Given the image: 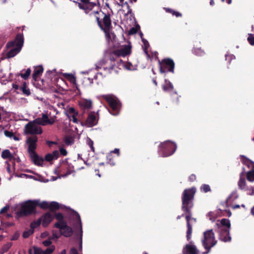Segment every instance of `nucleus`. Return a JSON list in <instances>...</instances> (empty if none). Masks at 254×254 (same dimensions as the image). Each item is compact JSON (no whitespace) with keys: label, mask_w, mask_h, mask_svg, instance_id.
<instances>
[{"label":"nucleus","mask_w":254,"mask_h":254,"mask_svg":"<svg viewBox=\"0 0 254 254\" xmlns=\"http://www.w3.org/2000/svg\"><path fill=\"white\" fill-rule=\"evenodd\" d=\"M251 213L254 215V206L251 209Z\"/></svg>","instance_id":"nucleus-64"},{"label":"nucleus","mask_w":254,"mask_h":254,"mask_svg":"<svg viewBox=\"0 0 254 254\" xmlns=\"http://www.w3.org/2000/svg\"><path fill=\"white\" fill-rule=\"evenodd\" d=\"M195 179H196L195 176L193 174L191 175L189 177V180L190 181H193V180H195Z\"/></svg>","instance_id":"nucleus-54"},{"label":"nucleus","mask_w":254,"mask_h":254,"mask_svg":"<svg viewBox=\"0 0 254 254\" xmlns=\"http://www.w3.org/2000/svg\"><path fill=\"white\" fill-rule=\"evenodd\" d=\"M51 243L52 242L50 240H47L43 242V244L46 247L50 246Z\"/></svg>","instance_id":"nucleus-49"},{"label":"nucleus","mask_w":254,"mask_h":254,"mask_svg":"<svg viewBox=\"0 0 254 254\" xmlns=\"http://www.w3.org/2000/svg\"><path fill=\"white\" fill-rule=\"evenodd\" d=\"M104 97L111 108L110 111V113L114 116L118 115L120 109V104L118 100L115 97L109 95H105Z\"/></svg>","instance_id":"nucleus-11"},{"label":"nucleus","mask_w":254,"mask_h":254,"mask_svg":"<svg viewBox=\"0 0 254 254\" xmlns=\"http://www.w3.org/2000/svg\"><path fill=\"white\" fill-rule=\"evenodd\" d=\"M140 29V26L139 25H137L135 27L131 28L129 31V34H135L138 30Z\"/></svg>","instance_id":"nucleus-36"},{"label":"nucleus","mask_w":254,"mask_h":254,"mask_svg":"<svg viewBox=\"0 0 254 254\" xmlns=\"http://www.w3.org/2000/svg\"><path fill=\"white\" fill-rule=\"evenodd\" d=\"M248 41L252 45H254V35L250 34L248 37Z\"/></svg>","instance_id":"nucleus-39"},{"label":"nucleus","mask_w":254,"mask_h":254,"mask_svg":"<svg viewBox=\"0 0 254 254\" xmlns=\"http://www.w3.org/2000/svg\"><path fill=\"white\" fill-rule=\"evenodd\" d=\"M195 191L196 190L194 188L186 189L184 190L182 196V210L188 213V215L186 216L188 227L187 232V239L188 241L190 239L192 233V226L190 225V221L193 220L195 221V219L191 217L190 210L193 206L192 200L193 198Z\"/></svg>","instance_id":"nucleus-2"},{"label":"nucleus","mask_w":254,"mask_h":254,"mask_svg":"<svg viewBox=\"0 0 254 254\" xmlns=\"http://www.w3.org/2000/svg\"><path fill=\"white\" fill-rule=\"evenodd\" d=\"M193 52L196 55L198 56H202L204 54V52L199 48L194 49L193 50Z\"/></svg>","instance_id":"nucleus-37"},{"label":"nucleus","mask_w":254,"mask_h":254,"mask_svg":"<svg viewBox=\"0 0 254 254\" xmlns=\"http://www.w3.org/2000/svg\"><path fill=\"white\" fill-rule=\"evenodd\" d=\"M33 250L34 254H43V251L40 248L34 247Z\"/></svg>","instance_id":"nucleus-41"},{"label":"nucleus","mask_w":254,"mask_h":254,"mask_svg":"<svg viewBox=\"0 0 254 254\" xmlns=\"http://www.w3.org/2000/svg\"><path fill=\"white\" fill-rule=\"evenodd\" d=\"M243 163L248 167L250 170H254V162L247 158L242 159Z\"/></svg>","instance_id":"nucleus-27"},{"label":"nucleus","mask_w":254,"mask_h":254,"mask_svg":"<svg viewBox=\"0 0 254 254\" xmlns=\"http://www.w3.org/2000/svg\"><path fill=\"white\" fill-rule=\"evenodd\" d=\"M47 143L48 144V145L49 146H51L52 144H56V143L55 142H54V141H47Z\"/></svg>","instance_id":"nucleus-56"},{"label":"nucleus","mask_w":254,"mask_h":254,"mask_svg":"<svg viewBox=\"0 0 254 254\" xmlns=\"http://www.w3.org/2000/svg\"><path fill=\"white\" fill-rule=\"evenodd\" d=\"M113 152L117 154L119 156L120 154V150L119 149L116 148L114 150V151H113Z\"/></svg>","instance_id":"nucleus-57"},{"label":"nucleus","mask_w":254,"mask_h":254,"mask_svg":"<svg viewBox=\"0 0 254 254\" xmlns=\"http://www.w3.org/2000/svg\"><path fill=\"white\" fill-rule=\"evenodd\" d=\"M55 248L54 246H51L47 248L45 251H43V254H51L54 251Z\"/></svg>","instance_id":"nucleus-35"},{"label":"nucleus","mask_w":254,"mask_h":254,"mask_svg":"<svg viewBox=\"0 0 254 254\" xmlns=\"http://www.w3.org/2000/svg\"><path fill=\"white\" fill-rule=\"evenodd\" d=\"M59 156V151L55 150L52 153L48 154L45 156V160L47 161H51L53 160L57 159Z\"/></svg>","instance_id":"nucleus-23"},{"label":"nucleus","mask_w":254,"mask_h":254,"mask_svg":"<svg viewBox=\"0 0 254 254\" xmlns=\"http://www.w3.org/2000/svg\"><path fill=\"white\" fill-rule=\"evenodd\" d=\"M247 179L250 182L254 181V170H250L248 172L247 175Z\"/></svg>","instance_id":"nucleus-32"},{"label":"nucleus","mask_w":254,"mask_h":254,"mask_svg":"<svg viewBox=\"0 0 254 254\" xmlns=\"http://www.w3.org/2000/svg\"><path fill=\"white\" fill-rule=\"evenodd\" d=\"M113 67H114V65H112L111 66H110V67H108V66H104L103 67V68L105 70H107L109 73H112V70H113Z\"/></svg>","instance_id":"nucleus-46"},{"label":"nucleus","mask_w":254,"mask_h":254,"mask_svg":"<svg viewBox=\"0 0 254 254\" xmlns=\"http://www.w3.org/2000/svg\"><path fill=\"white\" fill-rule=\"evenodd\" d=\"M184 254H198L199 252L196 247L192 244L187 245L183 249Z\"/></svg>","instance_id":"nucleus-21"},{"label":"nucleus","mask_w":254,"mask_h":254,"mask_svg":"<svg viewBox=\"0 0 254 254\" xmlns=\"http://www.w3.org/2000/svg\"><path fill=\"white\" fill-rule=\"evenodd\" d=\"M54 218L53 215L49 212L43 215L39 219L35 221H33L31 224V228L34 229L41 224L44 227H47Z\"/></svg>","instance_id":"nucleus-10"},{"label":"nucleus","mask_w":254,"mask_h":254,"mask_svg":"<svg viewBox=\"0 0 254 254\" xmlns=\"http://www.w3.org/2000/svg\"><path fill=\"white\" fill-rule=\"evenodd\" d=\"M5 163L6 164V169L7 172L9 174H11L12 173V170L11 169V167H10V164L8 163L7 161H6Z\"/></svg>","instance_id":"nucleus-48"},{"label":"nucleus","mask_w":254,"mask_h":254,"mask_svg":"<svg viewBox=\"0 0 254 254\" xmlns=\"http://www.w3.org/2000/svg\"><path fill=\"white\" fill-rule=\"evenodd\" d=\"M56 218L59 220V222L60 221H64L63 220V216L61 213H57L56 216Z\"/></svg>","instance_id":"nucleus-45"},{"label":"nucleus","mask_w":254,"mask_h":254,"mask_svg":"<svg viewBox=\"0 0 254 254\" xmlns=\"http://www.w3.org/2000/svg\"><path fill=\"white\" fill-rule=\"evenodd\" d=\"M140 35L141 38L142 39V41L143 43L144 52L146 53V54L148 56L149 55L147 53V49L149 47V43L146 40H145L142 38L143 34L141 32H140Z\"/></svg>","instance_id":"nucleus-29"},{"label":"nucleus","mask_w":254,"mask_h":254,"mask_svg":"<svg viewBox=\"0 0 254 254\" xmlns=\"http://www.w3.org/2000/svg\"><path fill=\"white\" fill-rule=\"evenodd\" d=\"M163 89L165 91H171L173 89V86L169 81L166 79L165 84L163 86Z\"/></svg>","instance_id":"nucleus-28"},{"label":"nucleus","mask_w":254,"mask_h":254,"mask_svg":"<svg viewBox=\"0 0 254 254\" xmlns=\"http://www.w3.org/2000/svg\"><path fill=\"white\" fill-rule=\"evenodd\" d=\"M219 228V239L220 240L224 242H230L231 240L229 236L231 224L230 220L227 219L223 218L219 223L217 224Z\"/></svg>","instance_id":"nucleus-4"},{"label":"nucleus","mask_w":254,"mask_h":254,"mask_svg":"<svg viewBox=\"0 0 254 254\" xmlns=\"http://www.w3.org/2000/svg\"><path fill=\"white\" fill-rule=\"evenodd\" d=\"M233 57V55H226V60H229V59H232Z\"/></svg>","instance_id":"nucleus-55"},{"label":"nucleus","mask_w":254,"mask_h":254,"mask_svg":"<svg viewBox=\"0 0 254 254\" xmlns=\"http://www.w3.org/2000/svg\"><path fill=\"white\" fill-rule=\"evenodd\" d=\"M73 139L69 136H67L64 139V142L67 145H70L73 143Z\"/></svg>","instance_id":"nucleus-40"},{"label":"nucleus","mask_w":254,"mask_h":254,"mask_svg":"<svg viewBox=\"0 0 254 254\" xmlns=\"http://www.w3.org/2000/svg\"><path fill=\"white\" fill-rule=\"evenodd\" d=\"M21 89L25 95L27 96H29L31 92L30 91V89L27 87L26 84L25 83H24L21 88Z\"/></svg>","instance_id":"nucleus-31"},{"label":"nucleus","mask_w":254,"mask_h":254,"mask_svg":"<svg viewBox=\"0 0 254 254\" xmlns=\"http://www.w3.org/2000/svg\"><path fill=\"white\" fill-rule=\"evenodd\" d=\"M79 7L84 10V12L89 14L91 17H95L98 25L102 29L106 36L108 43L112 42L115 36L112 32L111 21L109 15L103 13L97 3V0H95L91 2L80 3Z\"/></svg>","instance_id":"nucleus-1"},{"label":"nucleus","mask_w":254,"mask_h":254,"mask_svg":"<svg viewBox=\"0 0 254 254\" xmlns=\"http://www.w3.org/2000/svg\"><path fill=\"white\" fill-rule=\"evenodd\" d=\"M37 141L38 138L34 136L28 137L26 142L28 145V152L32 160L35 164L41 166L43 163V159L39 157L35 151L37 147Z\"/></svg>","instance_id":"nucleus-3"},{"label":"nucleus","mask_w":254,"mask_h":254,"mask_svg":"<svg viewBox=\"0 0 254 254\" xmlns=\"http://www.w3.org/2000/svg\"><path fill=\"white\" fill-rule=\"evenodd\" d=\"M60 152L61 155L63 156H66L67 155V151L64 148H60Z\"/></svg>","instance_id":"nucleus-47"},{"label":"nucleus","mask_w":254,"mask_h":254,"mask_svg":"<svg viewBox=\"0 0 254 254\" xmlns=\"http://www.w3.org/2000/svg\"><path fill=\"white\" fill-rule=\"evenodd\" d=\"M124 1V0H119V2H117L118 4L122 7H123V2Z\"/></svg>","instance_id":"nucleus-58"},{"label":"nucleus","mask_w":254,"mask_h":254,"mask_svg":"<svg viewBox=\"0 0 254 254\" xmlns=\"http://www.w3.org/2000/svg\"><path fill=\"white\" fill-rule=\"evenodd\" d=\"M244 176V172L241 173L240 174V180L238 182V186H239V189L246 190L247 188L246 187V181H245V179L243 178Z\"/></svg>","instance_id":"nucleus-25"},{"label":"nucleus","mask_w":254,"mask_h":254,"mask_svg":"<svg viewBox=\"0 0 254 254\" xmlns=\"http://www.w3.org/2000/svg\"><path fill=\"white\" fill-rule=\"evenodd\" d=\"M246 190L247 191V193L249 195H254V187L250 188H247Z\"/></svg>","instance_id":"nucleus-42"},{"label":"nucleus","mask_w":254,"mask_h":254,"mask_svg":"<svg viewBox=\"0 0 254 254\" xmlns=\"http://www.w3.org/2000/svg\"><path fill=\"white\" fill-rule=\"evenodd\" d=\"M64 76L70 82L72 83H75L76 79L75 77L71 74L69 73H64Z\"/></svg>","instance_id":"nucleus-30"},{"label":"nucleus","mask_w":254,"mask_h":254,"mask_svg":"<svg viewBox=\"0 0 254 254\" xmlns=\"http://www.w3.org/2000/svg\"><path fill=\"white\" fill-rule=\"evenodd\" d=\"M33 232V230L30 231H25L23 234V237L24 238H28L31 234Z\"/></svg>","instance_id":"nucleus-44"},{"label":"nucleus","mask_w":254,"mask_h":254,"mask_svg":"<svg viewBox=\"0 0 254 254\" xmlns=\"http://www.w3.org/2000/svg\"><path fill=\"white\" fill-rule=\"evenodd\" d=\"M66 116L68 117L70 121L74 123H78V121L77 119L78 113L72 108H69L65 112Z\"/></svg>","instance_id":"nucleus-19"},{"label":"nucleus","mask_w":254,"mask_h":254,"mask_svg":"<svg viewBox=\"0 0 254 254\" xmlns=\"http://www.w3.org/2000/svg\"><path fill=\"white\" fill-rule=\"evenodd\" d=\"M12 138L14 140H16V141H18L19 140V138L18 137L16 136H15L13 135V137H12Z\"/></svg>","instance_id":"nucleus-62"},{"label":"nucleus","mask_w":254,"mask_h":254,"mask_svg":"<svg viewBox=\"0 0 254 254\" xmlns=\"http://www.w3.org/2000/svg\"><path fill=\"white\" fill-rule=\"evenodd\" d=\"M43 71V68L42 66L39 65L35 66L33 74V78L35 80H36L38 76L42 74Z\"/></svg>","instance_id":"nucleus-24"},{"label":"nucleus","mask_w":254,"mask_h":254,"mask_svg":"<svg viewBox=\"0 0 254 254\" xmlns=\"http://www.w3.org/2000/svg\"><path fill=\"white\" fill-rule=\"evenodd\" d=\"M74 214L75 215V217L76 219L77 224L76 225V229H79V249L80 251H81L82 250V225H81V219L80 218V216L78 213L76 212H74Z\"/></svg>","instance_id":"nucleus-18"},{"label":"nucleus","mask_w":254,"mask_h":254,"mask_svg":"<svg viewBox=\"0 0 254 254\" xmlns=\"http://www.w3.org/2000/svg\"><path fill=\"white\" fill-rule=\"evenodd\" d=\"M56 173H61V177H66L71 174L73 171V167L67 162L63 161L60 165L59 168L55 171Z\"/></svg>","instance_id":"nucleus-13"},{"label":"nucleus","mask_w":254,"mask_h":254,"mask_svg":"<svg viewBox=\"0 0 254 254\" xmlns=\"http://www.w3.org/2000/svg\"><path fill=\"white\" fill-rule=\"evenodd\" d=\"M59 204L56 202L53 201L49 203V206L48 208H50L51 210H55L59 209Z\"/></svg>","instance_id":"nucleus-33"},{"label":"nucleus","mask_w":254,"mask_h":254,"mask_svg":"<svg viewBox=\"0 0 254 254\" xmlns=\"http://www.w3.org/2000/svg\"><path fill=\"white\" fill-rule=\"evenodd\" d=\"M200 189L202 191H203L204 192H207L210 190V187L209 186V185H205V184L203 185L201 187Z\"/></svg>","instance_id":"nucleus-38"},{"label":"nucleus","mask_w":254,"mask_h":254,"mask_svg":"<svg viewBox=\"0 0 254 254\" xmlns=\"http://www.w3.org/2000/svg\"><path fill=\"white\" fill-rule=\"evenodd\" d=\"M159 65L160 72L164 73L166 71L174 72L175 64L171 59H165L161 62H159Z\"/></svg>","instance_id":"nucleus-14"},{"label":"nucleus","mask_w":254,"mask_h":254,"mask_svg":"<svg viewBox=\"0 0 254 254\" xmlns=\"http://www.w3.org/2000/svg\"><path fill=\"white\" fill-rule=\"evenodd\" d=\"M173 15H176V16H177V17H179V16H181V13H179V12H174L173 13Z\"/></svg>","instance_id":"nucleus-59"},{"label":"nucleus","mask_w":254,"mask_h":254,"mask_svg":"<svg viewBox=\"0 0 254 254\" xmlns=\"http://www.w3.org/2000/svg\"><path fill=\"white\" fill-rule=\"evenodd\" d=\"M123 6H126L127 7V9H128L127 13L130 12L131 10L129 8V5H128V3L127 2H123Z\"/></svg>","instance_id":"nucleus-53"},{"label":"nucleus","mask_w":254,"mask_h":254,"mask_svg":"<svg viewBox=\"0 0 254 254\" xmlns=\"http://www.w3.org/2000/svg\"><path fill=\"white\" fill-rule=\"evenodd\" d=\"M203 246L209 252L211 248L216 244V241L214 238V234L212 229L206 231L203 233V239L202 241Z\"/></svg>","instance_id":"nucleus-7"},{"label":"nucleus","mask_w":254,"mask_h":254,"mask_svg":"<svg viewBox=\"0 0 254 254\" xmlns=\"http://www.w3.org/2000/svg\"><path fill=\"white\" fill-rule=\"evenodd\" d=\"M79 105L83 110H89L92 107V102L91 100L81 99L79 101Z\"/></svg>","instance_id":"nucleus-20"},{"label":"nucleus","mask_w":254,"mask_h":254,"mask_svg":"<svg viewBox=\"0 0 254 254\" xmlns=\"http://www.w3.org/2000/svg\"><path fill=\"white\" fill-rule=\"evenodd\" d=\"M176 149V144L168 140L161 144L159 152L161 156L167 157L173 154Z\"/></svg>","instance_id":"nucleus-6"},{"label":"nucleus","mask_w":254,"mask_h":254,"mask_svg":"<svg viewBox=\"0 0 254 254\" xmlns=\"http://www.w3.org/2000/svg\"><path fill=\"white\" fill-rule=\"evenodd\" d=\"M31 72V70L30 68H28L26 69L25 73H21L20 76L22 78H23L24 79H27L28 78V77L29 76V75H30Z\"/></svg>","instance_id":"nucleus-34"},{"label":"nucleus","mask_w":254,"mask_h":254,"mask_svg":"<svg viewBox=\"0 0 254 254\" xmlns=\"http://www.w3.org/2000/svg\"><path fill=\"white\" fill-rule=\"evenodd\" d=\"M98 123V119L95 112H90L88 116L84 125L87 127H92L95 126Z\"/></svg>","instance_id":"nucleus-17"},{"label":"nucleus","mask_w":254,"mask_h":254,"mask_svg":"<svg viewBox=\"0 0 254 254\" xmlns=\"http://www.w3.org/2000/svg\"><path fill=\"white\" fill-rule=\"evenodd\" d=\"M23 43V37L19 34L17 36L15 41L7 43V47L11 49L7 52V57L10 58L17 55L21 50Z\"/></svg>","instance_id":"nucleus-5"},{"label":"nucleus","mask_w":254,"mask_h":254,"mask_svg":"<svg viewBox=\"0 0 254 254\" xmlns=\"http://www.w3.org/2000/svg\"><path fill=\"white\" fill-rule=\"evenodd\" d=\"M131 45L130 43L122 46L119 49L115 52V55L118 56L125 57L130 54L131 52Z\"/></svg>","instance_id":"nucleus-16"},{"label":"nucleus","mask_w":254,"mask_h":254,"mask_svg":"<svg viewBox=\"0 0 254 254\" xmlns=\"http://www.w3.org/2000/svg\"><path fill=\"white\" fill-rule=\"evenodd\" d=\"M4 133L6 136L10 137V138H12V137L14 135L13 132L8 131V130H5L4 132Z\"/></svg>","instance_id":"nucleus-43"},{"label":"nucleus","mask_w":254,"mask_h":254,"mask_svg":"<svg viewBox=\"0 0 254 254\" xmlns=\"http://www.w3.org/2000/svg\"><path fill=\"white\" fill-rule=\"evenodd\" d=\"M19 210L17 212L18 216L27 215L35 211V205L34 201L28 200L19 205Z\"/></svg>","instance_id":"nucleus-9"},{"label":"nucleus","mask_w":254,"mask_h":254,"mask_svg":"<svg viewBox=\"0 0 254 254\" xmlns=\"http://www.w3.org/2000/svg\"><path fill=\"white\" fill-rule=\"evenodd\" d=\"M56 115L52 114L51 111H47L42 114L40 118H37V121L39 122L41 126L53 125L55 122Z\"/></svg>","instance_id":"nucleus-12"},{"label":"nucleus","mask_w":254,"mask_h":254,"mask_svg":"<svg viewBox=\"0 0 254 254\" xmlns=\"http://www.w3.org/2000/svg\"><path fill=\"white\" fill-rule=\"evenodd\" d=\"M1 157L4 159H8V160H12L15 159V157L9 150L5 149L2 151L1 153Z\"/></svg>","instance_id":"nucleus-22"},{"label":"nucleus","mask_w":254,"mask_h":254,"mask_svg":"<svg viewBox=\"0 0 254 254\" xmlns=\"http://www.w3.org/2000/svg\"><path fill=\"white\" fill-rule=\"evenodd\" d=\"M49 236V233L48 232H44V233L41 234V237L42 238H45Z\"/></svg>","instance_id":"nucleus-52"},{"label":"nucleus","mask_w":254,"mask_h":254,"mask_svg":"<svg viewBox=\"0 0 254 254\" xmlns=\"http://www.w3.org/2000/svg\"><path fill=\"white\" fill-rule=\"evenodd\" d=\"M18 237V236L17 234H15V235L12 236L11 240H16L17 239Z\"/></svg>","instance_id":"nucleus-61"},{"label":"nucleus","mask_w":254,"mask_h":254,"mask_svg":"<svg viewBox=\"0 0 254 254\" xmlns=\"http://www.w3.org/2000/svg\"><path fill=\"white\" fill-rule=\"evenodd\" d=\"M12 87L15 90H17L19 88L18 85L15 84H13Z\"/></svg>","instance_id":"nucleus-60"},{"label":"nucleus","mask_w":254,"mask_h":254,"mask_svg":"<svg viewBox=\"0 0 254 254\" xmlns=\"http://www.w3.org/2000/svg\"><path fill=\"white\" fill-rule=\"evenodd\" d=\"M208 216L209 217V219L212 221H214L215 220V217L214 216V214L213 212H210L208 213Z\"/></svg>","instance_id":"nucleus-50"},{"label":"nucleus","mask_w":254,"mask_h":254,"mask_svg":"<svg viewBox=\"0 0 254 254\" xmlns=\"http://www.w3.org/2000/svg\"><path fill=\"white\" fill-rule=\"evenodd\" d=\"M41 124L37 121V118L32 122H30L25 126V132L30 134H40L43 130L40 126Z\"/></svg>","instance_id":"nucleus-8"},{"label":"nucleus","mask_w":254,"mask_h":254,"mask_svg":"<svg viewBox=\"0 0 254 254\" xmlns=\"http://www.w3.org/2000/svg\"><path fill=\"white\" fill-rule=\"evenodd\" d=\"M88 145L90 147L91 150L94 151V148L93 147V142L92 140H89L88 141Z\"/></svg>","instance_id":"nucleus-51"},{"label":"nucleus","mask_w":254,"mask_h":254,"mask_svg":"<svg viewBox=\"0 0 254 254\" xmlns=\"http://www.w3.org/2000/svg\"><path fill=\"white\" fill-rule=\"evenodd\" d=\"M239 207H240L239 205H235L233 206V208H234V209L238 208Z\"/></svg>","instance_id":"nucleus-63"},{"label":"nucleus","mask_w":254,"mask_h":254,"mask_svg":"<svg viewBox=\"0 0 254 254\" xmlns=\"http://www.w3.org/2000/svg\"><path fill=\"white\" fill-rule=\"evenodd\" d=\"M56 227L59 228L60 232L62 235L65 237H69L72 234V229L66 225L64 221H60L55 223Z\"/></svg>","instance_id":"nucleus-15"},{"label":"nucleus","mask_w":254,"mask_h":254,"mask_svg":"<svg viewBox=\"0 0 254 254\" xmlns=\"http://www.w3.org/2000/svg\"><path fill=\"white\" fill-rule=\"evenodd\" d=\"M33 201L35 207L36 206H39L41 208L44 209L49 208V203L46 201H40V200H35Z\"/></svg>","instance_id":"nucleus-26"}]
</instances>
